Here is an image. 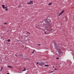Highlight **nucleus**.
<instances>
[{
  "instance_id": "12",
  "label": "nucleus",
  "mask_w": 74,
  "mask_h": 74,
  "mask_svg": "<svg viewBox=\"0 0 74 74\" xmlns=\"http://www.w3.org/2000/svg\"><path fill=\"white\" fill-rule=\"evenodd\" d=\"M52 4V3H49L48 5H51Z\"/></svg>"
},
{
  "instance_id": "6",
  "label": "nucleus",
  "mask_w": 74,
  "mask_h": 74,
  "mask_svg": "<svg viewBox=\"0 0 74 74\" xmlns=\"http://www.w3.org/2000/svg\"><path fill=\"white\" fill-rule=\"evenodd\" d=\"M28 36H27L25 37V39H26V38H27V39H26V40H28V38L27 37Z\"/></svg>"
},
{
  "instance_id": "7",
  "label": "nucleus",
  "mask_w": 74,
  "mask_h": 74,
  "mask_svg": "<svg viewBox=\"0 0 74 74\" xmlns=\"http://www.w3.org/2000/svg\"><path fill=\"white\" fill-rule=\"evenodd\" d=\"M2 6L3 8H5V5H2Z\"/></svg>"
},
{
  "instance_id": "17",
  "label": "nucleus",
  "mask_w": 74,
  "mask_h": 74,
  "mask_svg": "<svg viewBox=\"0 0 74 74\" xmlns=\"http://www.w3.org/2000/svg\"><path fill=\"white\" fill-rule=\"evenodd\" d=\"M5 10V11H7V10H8V9H7L6 8Z\"/></svg>"
},
{
  "instance_id": "15",
  "label": "nucleus",
  "mask_w": 74,
  "mask_h": 74,
  "mask_svg": "<svg viewBox=\"0 0 74 74\" xmlns=\"http://www.w3.org/2000/svg\"><path fill=\"white\" fill-rule=\"evenodd\" d=\"M25 59H26H26H27L28 60H29V59L28 58H25Z\"/></svg>"
},
{
  "instance_id": "2",
  "label": "nucleus",
  "mask_w": 74,
  "mask_h": 74,
  "mask_svg": "<svg viewBox=\"0 0 74 74\" xmlns=\"http://www.w3.org/2000/svg\"><path fill=\"white\" fill-rule=\"evenodd\" d=\"M44 64H45V63L43 62H41V63H40V62H39V66H42L43 65H44Z\"/></svg>"
},
{
  "instance_id": "5",
  "label": "nucleus",
  "mask_w": 74,
  "mask_h": 74,
  "mask_svg": "<svg viewBox=\"0 0 74 74\" xmlns=\"http://www.w3.org/2000/svg\"><path fill=\"white\" fill-rule=\"evenodd\" d=\"M64 12V11L62 10L60 13V14L58 15V16H60V15H62V14H63V13Z\"/></svg>"
},
{
  "instance_id": "4",
  "label": "nucleus",
  "mask_w": 74,
  "mask_h": 74,
  "mask_svg": "<svg viewBox=\"0 0 74 74\" xmlns=\"http://www.w3.org/2000/svg\"><path fill=\"white\" fill-rule=\"evenodd\" d=\"M33 3V1H31L29 3H28L27 4H32Z\"/></svg>"
},
{
  "instance_id": "14",
  "label": "nucleus",
  "mask_w": 74,
  "mask_h": 74,
  "mask_svg": "<svg viewBox=\"0 0 74 74\" xmlns=\"http://www.w3.org/2000/svg\"><path fill=\"white\" fill-rule=\"evenodd\" d=\"M8 42H10V39H8Z\"/></svg>"
},
{
  "instance_id": "13",
  "label": "nucleus",
  "mask_w": 74,
  "mask_h": 74,
  "mask_svg": "<svg viewBox=\"0 0 74 74\" xmlns=\"http://www.w3.org/2000/svg\"><path fill=\"white\" fill-rule=\"evenodd\" d=\"M34 52H35V50H33V51L32 53H34Z\"/></svg>"
},
{
  "instance_id": "8",
  "label": "nucleus",
  "mask_w": 74,
  "mask_h": 74,
  "mask_svg": "<svg viewBox=\"0 0 74 74\" xmlns=\"http://www.w3.org/2000/svg\"><path fill=\"white\" fill-rule=\"evenodd\" d=\"M8 67H10V68H12V67L11 66H8Z\"/></svg>"
},
{
  "instance_id": "3",
  "label": "nucleus",
  "mask_w": 74,
  "mask_h": 74,
  "mask_svg": "<svg viewBox=\"0 0 74 74\" xmlns=\"http://www.w3.org/2000/svg\"><path fill=\"white\" fill-rule=\"evenodd\" d=\"M47 31L46 32H45V34H48V32H50L48 29H47Z\"/></svg>"
},
{
  "instance_id": "25",
  "label": "nucleus",
  "mask_w": 74,
  "mask_h": 74,
  "mask_svg": "<svg viewBox=\"0 0 74 74\" xmlns=\"http://www.w3.org/2000/svg\"><path fill=\"white\" fill-rule=\"evenodd\" d=\"M7 24V23H4V24H5H5Z\"/></svg>"
},
{
  "instance_id": "10",
  "label": "nucleus",
  "mask_w": 74,
  "mask_h": 74,
  "mask_svg": "<svg viewBox=\"0 0 74 74\" xmlns=\"http://www.w3.org/2000/svg\"><path fill=\"white\" fill-rule=\"evenodd\" d=\"M45 67H48V66H49V65H45Z\"/></svg>"
},
{
  "instance_id": "21",
  "label": "nucleus",
  "mask_w": 74,
  "mask_h": 74,
  "mask_svg": "<svg viewBox=\"0 0 74 74\" xmlns=\"http://www.w3.org/2000/svg\"><path fill=\"white\" fill-rule=\"evenodd\" d=\"M54 70H57V69H56V68H55V69H54Z\"/></svg>"
},
{
  "instance_id": "26",
  "label": "nucleus",
  "mask_w": 74,
  "mask_h": 74,
  "mask_svg": "<svg viewBox=\"0 0 74 74\" xmlns=\"http://www.w3.org/2000/svg\"><path fill=\"white\" fill-rule=\"evenodd\" d=\"M5 8H7V7H5Z\"/></svg>"
},
{
  "instance_id": "11",
  "label": "nucleus",
  "mask_w": 74,
  "mask_h": 74,
  "mask_svg": "<svg viewBox=\"0 0 74 74\" xmlns=\"http://www.w3.org/2000/svg\"><path fill=\"white\" fill-rule=\"evenodd\" d=\"M15 56L16 57H18V56H19L18 55H16V54H15Z\"/></svg>"
},
{
  "instance_id": "27",
  "label": "nucleus",
  "mask_w": 74,
  "mask_h": 74,
  "mask_svg": "<svg viewBox=\"0 0 74 74\" xmlns=\"http://www.w3.org/2000/svg\"><path fill=\"white\" fill-rule=\"evenodd\" d=\"M7 74H10V73H7Z\"/></svg>"
},
{
  "instance_id": "24",
  "label": "nucleus",
  "mask_w": 74,
  "mask_h": 74,
  "mask_svg": "<svg viewBox=\"0 0 74 74\" xmlns=\"http://www.w3.org/2000/svg\"><path fill=\"white\" fill-rule=\"evenodd\" d=\"M20 56H23V55H21Z\"/></svg>"
},
{
  "instance_id": "1",
  "label": "nucleus",
  "mask_w": 74,
  "mask_h": 74,
  "mask_svg": "<svg viewBox=\"0 0 74 74\" xmlns=\"http://www.w3.org/2000/svg\"><path fill=\"white\" fill-rule=\"evenodd\" d=\"M44 23V27H45L46 26H51L52 24L50 20L49 19H47L43 21Z\"/></svg>"
},
{
  "instance_id": "9",
  "label": "nucleus",
  "mask_w": 74,
  "mask_h": 74,
  "mask_svg": "<svg viewBox=\"0 0 74 74\" xmlns=\"http://www.w3.org/2000/svg\"><path fill=\"white\" fill-rule=\"evenodd\" d=\"M26 71V68H25L24 69V70H23V71Z\"/></svg>"
},
{
  "instance_id": "20",
  "label": "nucleus",
  "mask_w": 74,
  "mask_h": 74,
  "mask_svg": "<svg viewBox=\"0 0 74 74\" xmlns=\"http://www.w3.org/2000/svg\"><path fill=\"white\" fill-rule=\"evenodd\" d=\"M58 67H60V65H58Z\"/></svg>"
},
{
  "instance_id": "28",
  "label": "nucleus",
  "mask_w": 74,
  "mask_h": 74,
  "mask_svg": "<svg viewBox=\"0 0 74 74\" xmlns=\"http://www.w3.org/2000/svg\"><path fill=\"white\" fill-rule=\"evenodd\" d=\"M53 68H55V67H54V66H53Z\"/></svg>"
},
{
  "instance_id": "19",
  "label": "nucleus",
  "mask_w": 74,
  "mask_h": 74,
  "mask_svg": "<svg viewBox=\"0 0 74 74\" xmlns=\"http://www.w3.org/2000/svg\"><path fill=\"white\" fill-rule=\"evenodd\" d=\"M39 64V63L37 62V63H36V64Z\"/></svg>"
},
{
  "instance_id": "16",
  "label": "nucleus",
  "mask_w": 74,
  "mask_h": 74,
  "mask_svg": "<svg viewBox=\"0 0 74 74\" xmlns=\"http://www.w3.org/2000/svg\"><path fill=\"white\" fill-rule=\"evenodd\" d=\"M27 33L28 34H30V32H27Z\"/></svg>"
},
{
  "instance_id": "18",
  "label": "nucleus",
  "mask_w": 74,
  "mask_h": 74,
  "mask_svg": "<svg viewBox=\"0 0 74 74\" xmlns=\"http://www.w3.org/2000/svg\"><path fill=\"white\" fill-rule=\"evenodd\" d=\"M3 70V67L1 66V71Z\"/></svg>"
},
{
  "instance_id": "22",
  "label": "nucleus",
  "mask_w": 74,
  "mask_h": 74,
  "mask_svg": "<svg viewBox=\"0 0 74 74\" xmlns=\"http://www.w3.org/2000/svg\"><path fill=\"white\" fill-rule=\"evenodd\" d=\"M38 45L39 46H40V44H39Z\"/></svg>"
},
{
  "instance_id": "23",
  "label": "nucleus",
  "mask_w": 74,
  "mask_h": 74,
  "mask_svg": "<svg viewBox=\"0 0 74 74\" xmlns=\"http://www.w3.org/2000/svg\"><path fill=\"white\" fill-rule=\"evenodd\" d=\"M56 59H59V58H56Z\"/></svg>"
}]
</instances>
